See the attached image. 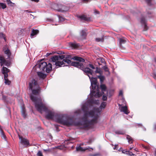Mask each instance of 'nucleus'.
Segmentation results:
<instances>
[{
	"instance_id": "nucleus-1",
	"label": "nucleus",
	"mask_w": 156,
	"mask_h": 156,
	"mask_svg": "<svg viewBox=\"0 0 156 156\" xmlns=\"http://www.w3.org/2000/svg\"><path fill=\"white\" fill-rule=\"evenodd\" d=\"M63 56V61L68 64L80 68L81 69L84 67L83 62L85 60L83 58L78 56H74L73 58L69 55H62Z\"/></svg>"
},
{
	"instance_id": "nucleus-2",
	"label": "nucleus",
	"mask_w": 156,
	"mask_h": 156,
	"mask_svg": "<svg viewBox=\"0 0 156 156\" xmlns=\"http://www.w3.org/2000/svg\"><path fill=\"white\" fill-rule=\"evenodd\" d=\"M29 89L31 91L32 94L34 96L39 94L41 90L38 83V79L36 78L30 79L28 82Z\"/></svg>"
},
{
	"instance_id": "nucleus-3",
	"label": "nucleus",
	"mask_w": 156,
	"mask_h": 156,
	"mask_svg": "<svg viewBox=\"0 0 156 156\" xmlns=\"http://www.w3.org/2000/svg\"><path fill=\"white\" fill-rule=\"evenodd\" d=\"M32 101L34 103L35 108L39 112L42 113V112H46L48 108L43 103L40 97H38L33 95H30Z\"/></svg>"
},
{
	"instance_id": "nucleus-4",
	"label": "nucleus",
	"mask_w": 156,
	"mask_h": 156,
	"mask_svg": "<svg viewBox=\"0 0 156 156\" xmlns=\"http://www.w3.org/2000/svg\"><path fill=\"white\" fill-rule=\"evenodd\" d=\"M55 121L58 123L68 126L72 125L73 124V119L65 115H58Z\"/></svg>"
},
{
	"instance_id": "nucleus-5",
	"label": "nucleus",
	"mask_w": 156,
	"mask_h": 156,
	"mask_svg": "<svg viewBox=\"0 0 156 156\" xmlns=\"http://www.w3.org/2000/svg\"><path fill=\"white\" fill-rule=\"evenodd\" d=\"M85 74L87 75L89 78L91 84H97V79L93 77L94 71L88 67L84 68V67L81 69Z\"/></svg>"
},
{
	"instance_id": "nucleus-6",
	"label": "nucleus",
	"mask_w": 156,
	"mask_h": 156,
	"mask_svg": "<svg viewBox=\"0 0 156 156\" xmlns=\"http://www.w3.org/2000/svg\"><path fill=\"white\" fill-rule=\"evenodd\" d=\"M46 113L45 118L48 120L53 119L55 116V113L49 110L48 109L45 112Z\"/></svg>"
},
{
	"instance_id": "nucleus-7",
	"label": "nucleus",
	"mask_w": 156,
	"mask_h": 156,
	"mask_svg": "<svg viewBox=\"0 0 156 156\" xmlns=\"http://www.w3.org/2000/svg\"><path fill=\"white\" fill-rule=\"evenodd\" d=\"M89 67L92 69H96L95 71H94L93 74L99 73L100 75H102L103 73L102 71L101 70L100 68L97 67L96 68L92 64H90L88 65Z\"/></svg>"
},
{
	"instance_id": "nucleus-8",
	"label": "nucleus",
	"mask_w": 156,
	"mask_h": 156,
	"mask_svg": "<svg viewBox=\"0 0 156 156\" xmlns=\"http://www.w3.org/2000/svg\"><path fill=\"white\" fill-rule=\"evenodd\" d=\"M47 63L46 62L43 60L41 61L36 65V67L39 68L42 71H44L45 66H47Z\"/></svg>"
},
{
	"instance_id": "nucleus-9",
	"label": "nucleus",
	"mask_w": 156,
	"mask_h": 156,
	"mask_svg": "<svg viewBox=\"0 0 156 156\" xmlns=\"http://www.w3.org/2000/svg\"><path fill=\"white\" fill-rule=\"evenodd\" d=\"M19 139L20 140L21 143L24 145L28 146L30 144L29 141L27 139L23 138L22 136L19 134L18 135Z\"/></svg>"
},
{
	"instance_id": "nucleus-10",
	"label": "nucleus",
	"mask_w": 156,
	"mask_h": 156,
	"mask_svg": "<svg viewBox=\"0 0 156 156\" xmlns=\"http://www.w3.org/2000/svg\"><path fill=\"white\" fill-rule=\"evenodd\" d=\"M95 111L98 112H99L98 108H94V110H91L90 111H88L87 112H85V113H87V116H88L89 115H90L92 117H94L96 114H98V113H95Z\"/></svg>"
},
{
	"instance_id": "nucleus-11",
	"label": "nucleus",
	"mask_w": 156,
	"mask_h": 156,
	"mask_svg": "<svg viewBox=\"0 0 156 156\" xmlns=\"http://www.w3.org/2000/svg\"><path fill=\"white\" fill-rule=\"evenodd\" d=\"M63 56L57 55L53 56L51 58V61L53 62H56L58 61H60L63 58Z\"/></svg>"
},
{
	"instance_id": "nucleus-12",
	"label": "nucleus",
	"mask_w": 156,
	"mask_h": 156,
	"mask_svg": "<svg viewBox=\"0 0 156 156\" xmlns=\"http://www.w3.org/2000/svg\"><path fill=\"white\" fill-rule=\"evenodd\" d=\"M93 118V119L89 121V122L90 125H93L97 122L99 118L98 114H96Z\"/></svg>"
},
{
	"instance_id": "nucleus-13",
	"label": "nucleus",
	"mask_w": 156,
	"mask_h": 156,
	"mask_svg": "<svg viewBox=\"0 0 156 156\" xmlns=\"http://www.w3.org/2000/svg\"><path fill=\"white\" fill-rule=\"evenodd\" d=\"M141 23L144 25V30L146 31L148 29V27L147 26L146 22L147 20L144 17H142L141 19Z\"/></svg>"
},
{
	"instance_id": "nucleus-14",
	"label": "nucleus",
	"mask_w": 156,
	"mask_h": 156,
	"mask_svg": "<svg viewBox=\"0 0 156 156\" xmlns=\"http://www.w3.org/2000/svg\"><path fill=\"white\" fill-rule=\"evenodd\" d=\"M46 72L47 73H49L51 71L52 69V65L49 62L47 63V66H45Z\"/></svg>"
},
{
	"instance_id": "nucleus-15",
	"label": "nucleus",
	"mask_w": 156,
	"mask_h": 156,
	"mask_svg": "<svg viewBox=\"0 0 156 156\" xmlns=\"http://www.w3.org/2000/svg\"><path fill=\"white\" fill-rule=\"evenodd\" d=\"M10 72V70L6 67H3L2 69V73L4 75V76L5 75H7L8 76V73Z\"/></svg>"
},
{
	"instance_id": "nucleus-16",
	"label": "nucleus",
	"mask_w": 156,
	"mask_h": 156,
	"mask_svg": "<svg viewBox=\"0 0 156 156\" xmlns=\"http://www.w3.org/2000/svg\"><path fill=\"white\" fill-rule=\"evenodd\" d=\"M78 18L80 19L81 20H84L88 21L90 20V18L87 17V16L84 15L77 16Z\"/></svg>"
},
{
	"instance_id": "nucleus-17",
	"label": "nucleus",
	"mask_w": 156,
	"mask_h": 156,
	"mask_svg": "<svg viewBox=\"0 0 156 156\" xmlns=\"http://www.w3.org/2000/svg\"><path fill=\"white\" fill-rule=\"evenodd\" d=\"M63 60L62 61H58L55 62V65L56 66H58L59 67L64 66H66L65 62L63 61V59H62Z\"/></svg>"
},
{
	"instance_id": "nucleus-18",
	"label": "nucleus",
	"mask_w": 156,
	"mask_h": 156,
	"mask_svg": "<svg viewBox=\"0 0 156 156\" xmlns=\"http://www.w3.org/2000/svg\"><path fill=\"white\" fill-rule=\"evenodd\" d=\"M119 108L121 112H123L126 114H128L129 113V112L128 110L127 107L126 106H122Z\"/></svg>"
},
{
	"instance_id": "nucleus-19",
	"label": "nucleus",
	"mask_w": 156,
	"mask_h": 156,
	"mask_svg": "<svg viewBox=\"0 0 156 156\" xmlns=\"http://www.w3.org/2000/svg\"><path fill=\"white\" fill-rule=\"evenodd\" d=\"M62 6V5L60 4H55L52 5V7L54 9L59 12L60 7Z\"/></svg>"
},
{
	"instance_id": "nucleus-20",
	"label": "nucleus",
	"mask_w": 156,
	"mask_h": 156,
	"mask_svg": "<svg viewBox=\"0 0 156 156\" xmlns=\"http://www.w3.org/2000/svg\"><path fill=\"white\" fill-rule=\"evenodd\" d=\"M69 10V8L66 6L62 5V6L60 7V10H59V12H66L68 11Z\"/></svg>"
},
{
	"instance_id": "nucleus-21",
	"label": "nucleus",
	"mask_w": 156,
	"mask_h": 156,
	"mask_svg": "<svg viewBox=\"0 0 156 156\" xmlns=\"http://www.w3.org/2000/svg\"><path fill=\"white\" fill-rule=\"evenodd\" d=\"M37 74L40 78L43 79L45 78L46 77L45 74L40 72H37Z\"/></svg>"
},
{
	"instance_id": "nucleus-22",
	"label": "nucleus",
	"mask_w": 156,
	"mask_h": 156,
	"mask_svg": "<svg viewBox=\"0 0 156 156\" xmlns=\"http://www.w3.org/2000/svg\"><path fill=\"white\" fill-rule=\"evenodd\" d=\"M0 131L1 133V138L2 139H5V141H6V136L5 135L3 131L2 130V129L0 130Z\"/></svg>"
},
{
	"instance_id": "nucleus-23",
	"label": "nucleus",
	"mask_w": 156,
	"mask_h": 156,
	"mask_svg": "<svg viewBox=\"0 0 156 156\" xmlns=\"http://www.w3.org/2000/svg\"><path fill=\"white\" fill-rule=\"evenodd\" d=\"M21 113L23 117L24 118H25L26 115V110L24 105L22 107Z\"/></svg>"
},
{
	"instance_id": "nucleus-24",
	"label": "nucleus",
	"mask_w": 156,
	"mask_h": 156,
	"mask_svg": "<svg viewBox=\"0 0 156 156\" xmlns=\"http://www.w3.org/2000/svg\"><path fill=\"white\" fill-rule=\"evenodd\" d=\"M101 91L104 93V92L106 91L107 89V87L104 84H101L100 86Z\"/></svg>"
},
{
	"instance_id": "nucleus-25",
	"label": "nucleus",
	"mask_w": 156,
	"mask_h": 156,
	"mask_svg": "<svg viewBox=\"0 0 156 156\" xmlns=\"http://www.w3.org/2000/svg\"><path fill=\"white\" fill-rule=\"evenodd\" d=\"M39 33V31L37 30L33 29L32 30V33L30 34V36L33 37Z\"/></svg>"
},
{
	"instance_id": "nucleus-26",
	"label": "nucleus",
	"mask_w": 156,
	"mask_h": 156,
	"mask_svg": "<svg viewBox=\"0 0 156 156\" xmlns=\"http://www.w3.org/2000/svg\"><path fill=\"white\" fill-rule=\"evenodd\" d=\"M4 53L5 54H6L8 55V58H9L10 57L11 55V53L10 50L8 49H7V50L4 51Z\"/></svg>"
},
{
	"instance_id": "nucleus-27",
	"label": "nucleus",
	"mask_w": 156,
	"mask_h": 156,
	"mask_svg": "<svg viewBox=\"0 0 156 156\" xmlns=\"http://www.w3.org/2000/svg\"><path fill=\"white\" fill-rule=\"evenodd\" d=\"M126 139L128 140V142L129 144L132 143L133 141V140L132 137L128 135H127Z\"/></svg>"
},
{
	"instance_id": "nucleus-28",
	"label": "nucleus",
	"mask_w": 156,
	"mask_h": 156,
	"mask_svg": "<svg viewBox=\"0 0 156 156\" xmlns=\"http://www.w3.org/2000/svg\"><path fill=\"white\" fill-rule=\"evenodd\" d=\"M70 46L73 48H77L78 47L79 45L75 43H70L69 44Z\"/></svg>"
},
{
	"instance_id": "nucleus-29",
	"label": "nucleus",
	"mask_w": 156,
	"mask_h": 156,
	"mask_svg": "<svg viewBox=\"0 0 156 156\" xmlns=\"http://www.w3.org/2000/svg\"><path fill=\"white\" fill-rule=\"evenodd\" d=\"M8 76H7V75L6 76V75L4 76L5 83L6 84L9 85L11 83V82L8 79Z\"/></svg>"
},
{
	"instance_id": "nucleus-30",
	"label": "nucleus",
	"mask_w": 156,
	"mask_h": 156,
	"mask_svg": "<svg viewBox=\"0 0 156 156\" xmlns=\"http://www.w3.org/2000/svg\"><path fill=\"white\" fill-rule=\"evenodd\" d=\"M97 77L100 79L101 83H102L105 79L104 76H102V75H100L98 76Z\"/></svg>"
},
{
	"instance_id": "nucleus-31",
	"label": "nucleus",
	"mask_w": 156,
	"mask_h": 156,
	"mask_svg": "<svg viewBox=\"0 0 156 156\" xmlns=\"http://www.w3.org/2000/svg\"><path fill=\"white\" fill-rule=\"evenodd\" d=\"M86 36V33L84 30H82L81 34V36L82 37V39H85Z\"/></svg>"
},
{
	"instance_id": "nucleus-32",
	"label": "nucleus",
	"mask_w": 156,
	"mask_h": 156,
	"mask_svg": "<svg viewBox=\"0 0 156 156\" xmlns=\"http://www.w3.org/2000/svg\"><path fill=\"white\" fill-rule=\"evenodd\" d=\"M2 99L5 101V102L8 103L9 101V99L6 96L4 95L3 94L2 95Z\"/></svg>"
},
{
	"instance_id": "nucleus-33",
	"label": "nucleus",
	"mask_w": 156,
	"mask_h": 156,
	"mask_svg": "<svg viewBox=\"0 0 156 156\" xmlns=\"http://www.w3.org/2000/svg\"><path fill=\"white\" fill-rule=\"evenodd\" d=\"M88 116H87V113H84V117L82 118V120H83L84 122H87L89 120L88 119Z\"/></svg>"
},
{
	"instance_id": "nucleus-34",
	"label": "nucleus",
	"mask_w": 156,
	"mask_h": 156,
	"mask_svg": "<svg viewBox=\"0 0 156 156\" xmlns=\"http://www.w3.org/2000/svg\"><path fill=\"white\" fill-rule=\"evenodd\" d=\"M96 41L97 42H103L104 41V39L103 36L101 38H97L95 39Z\"/></svg>"
},
{
	"instance_id": "nucleus-35",
	"label": "nucleus",
	"mask_w": 156,
	"mask_h": 156,
	"mask_svg": "<svg viewBox=\"0 0 156 156\" xmlns=\"http://www.w3.org/2000/svg\"><path fill=\"white\" fill-rule=\"evenodd\" d=\"M126 42V40L125 39L122 38L120 39V46L122 44H124Z\"/></svg>"
},
{
	"instance_id": "nucleus-36",
	"label": "nucleus",
	"mask_w": 156,
	"mask_h": 156,
	"mask_svg": "<svg viewBox=\"0 0 156 156\" xmlns=\"http://www.w3.org/2000/svg\"><path fill=\"white\" fill-rule=\"evenodd\" d=\"M82 109L83 111L84 112V113L86 112H87L88 108L87 107L83 105L82 107Z\"/></svg>"
},
{
	"instance_id": "nucleus-37",
	"label": "nucleus",
	"mask_w": 156,
	"mask_h": 156,
	"mask_svg": "<svg viewBox=\"0 0 156 156\" xmlns=\"http://www.w3.org/2000/svg\"><path fill=\"white\" fill-rule=\"evenodd\" d=\"M94 90L92 89V90L91 91L90 93V97L91 98H92L95 94V91Z\"/></svg>"
},
{
	"instance_id": "nucleus-38",
	"label": "nucleus",
	"mask_w": 156,
	"mask_h": 156,
	"mask_svg": "<svg viewBox=\"0 0 156 156\" xmlns=\"http://www.w3.org/2000/svg\"><path fill=\"white\" fill-rule=\"evenodd\" d=\"M106 103L105 102H102L101 104L100 107L101 108H105V107L106 106Z\"/></svg>"
},
{
	"instance_id": "nucleus-39",
	"label": "nucleus",
	"mask_w": 156,
	"mask_h": 156,
	"mask_svg": "<svg viewBox=\"0 0 156 156\" xmlns=\"http://www.w3.org/2000/svg\"><path fill=\"white\" fill-rule=\"evenodd\" d=\"M102 68L103 69L105 72H108V73L110 74V72L109 71V69H108V68L106 66H103L102 67Z\"/></svg>"
},
{
	"instance_id": "nucleus-40",
	"label": "nucleus",
	"mask_w": 156,
	"mask_h": 156,
	"mask_svg": "<svg viewBox=\"0 0 156 156\" xmlns=\"http://www.w3.org/2000/svg\"><path fill=\"white\" fill-rule=\"evenodd\" d=\"M148 5L151 6L152 5L151 2L152 0H145Z\"/></svg>"
},
{
	"instance_id": "nucleus-41",
	"label": "nucleus",
	"mask_w": 156,
	"mask_h": 156,
	"mask_svg": "<svg viewBox=\"0 0 156 156\" xmlns=\"http://www.w3.org/2000/svg\"><path fill=\"white\" fill-rule=\"evenodd\" d=\"M97 87H98L97 84H95V85L91 84L90 87L91 88L92 90H95Z\"/></svg>"
},
{
	"instance_id": "nucleus-42",
	"label": "nucleus",
	"mask_w": 156,
	"mask_h": 156,
	"mask_svg": "<svg viewBox=\"0 0 156 156\" xmlns=\"http://www.w3.org/2000/svg\"><path fill=\"white\" fill-rule=\"evenodd\" d=\"M0 6L3 9H5L6 7V6L5 4L2 3H0Z\"/></svg>"
},
{
	"instance_id": "nucleus-43",
	"label": "nucleus",
	"mask_w": 156,
	"mask_h": 156,
	"mask_svg": "<svg viewBox=\"0 0 156 156\" xmlns=\"http://www.w3.org/2000/svg\"><path fill=\"white\" fill-rule=\"evenodd\" d=\"M76 150L77 151H84V150L83 149L82 147L80 146H79L76 148Z\"/></svg>"
},
{
	"instance_id": "nucleus-44",
	"label": "nucleus",
	"mask_w": 156,
	"mask_h": 156,
	"mask_svg": "<svg viewBox=\"0 0 156 156\" xmlns=\"http://www.w3.org/2000/svg\"><path fill=\"white\" fill-rule=\"evenodd\" d=\"M0 37L3 38L6 41V38L5 37V35L3 33H0Z\"/></svg>"
},
{
	"instance_id": "nucleus-45",
	"label": "nucleus",
	"mask_w": 156,
	"mask_h": 156,
	"mask_svg": "<svg viewBox=\"0 0 156 156\" xmlns=\"http://www.w3.org/2000/svg\"><path fill=\"white\" fill-rule=\"evenodd\" d=\"M101 96V94H100L99 92H97L96 93V94L94 95V96L95 97H99Z\"/></svg>"
},
{
	"instance_id": "nucleus-46",
	"label": "nucleus",
	"mask_w": 156,
	"mask_h": 156,
	"mask_svg": "<svg viewBox=\"0 0 156 156\" xmlns=\"http://www.w3.org/2000/svg\"><path fill=\"white\" fill-rule=\"evenodd\" d=\"M89 121H88L87 122H84V123L83 124L84 126L85 127H88L89 124Z\"/></svg>"
},
{
	"instance_id": "nucleus-47",
	"label": "nucleus",
	"mask_w": 156,
	"mask_h": 156,
	"mask_svg": "<svg viewBox=\"0 0 156 156\" xmlns=\"http://www.w3.org/2000/svg\"><path fill=\"white\" fill-rule=\"evenodd\" d=\"M115 133L116 134H121L123 135L124 134V133H122V132L120 131H116L115 132Z\"/></svg>"
},
{
	"instance_id": "nucleus-48",
	"label": "nucleus",
	"mask_w": 156,
	"mask_h": 156,
	"mask_svg": "<svg viewBox=\"0 0 156 156\" xmlns=\"http://www.w3.org/2000/svg\"><path fill=\"white\" fill-rule=\"evenodd\" d=\"M130 156H135V154H133L132 152H130L129 151H128V154Z\"/></svg>"
},
{
	"instance_id": "nucleus-49",
	"label": "nucleus",
	"mask_w": 156,
	"mask_h": 156,
	"mask_svg": "<svg viewBox=\"0 0 156 156\" xmlns=\"http://www.w3.org/2000/svg\"><path fill=\"white\" fill-rule=\"evenodd\" d=\"M102 100L104 101H106L107 100V97L105 95H103L102 97Z\"/></svg>"
},
{
	"instance_id": "nucleus-50",
	"label": "nucleus",
	"mask_w": 156,
	"mask_h": 156,
	"mask_svg": "<svg viewBox=\"0 0 156 156\" xmlns=\"http://www.w3.org/2000/svg\"><path fill=\"white\" fill-rule=\"evenodd\" d=\"M37 156H43L41 152L40 151H39L37 154Z\"/></svg>"
},
{
	"instance_id": "nucleus-51",
	"label": "nucleus",
	"mask_w": 156,
	"mask_h": 156,
	"mask_svg": "<svg viewBox=\"0 0 156 156\" xmlns=\"http://www.w3.org/2000/svg\"><path fill=\"white\" fill-rule=\"evenodd\" d=\"M123 95V92L122 90H120L119 93V96H122Z\"/></svg>"
},
{
	"instance_id": "nucleus-52",
	"label": "nucleus",
	"mask_w": 156,
	"mask_h": 156,
	"mask_svg": "<svg viewBox=\"0 0 156 156\" xmlns=\"http://www.w3.org/2000/svg\"><path fill=\"white\" fill-rule=\"evenodd\" d=\"M123 153L127 154L128 153V151H126L125 150H123L122 151Z\"/></svg>"
},
{
	"instance_id": "nucleus-53",
	"label": "nucleus",
	"mask_w": 156,
	"mask_h": 156,
	"mask_svg": "<svg viewBox=\"0 0 156 156\" xmlns=\"http://www.w3.org/2000/svg\"><path fill=\"white\" fill-rule=\"evenodd\" d=\"M59 18L60 21H63L64 20V18L61 16H59Z\"/></svg>"
},
{
	"instance_id": "nucleus-54",
	"label": "nucleus",
	"mask_w": 156,
	"mask_h": 156,
	"mask_svg": "<svg viewBox=\"0 0 156 156\" xmlns=\"http://www.w3.org/2000/svg\"><path fill=\"white\" fill-rule=\"evenodd\" d=\"M94 12L97 14H99V12L98 11L96 10V9L94 10Z\"/></svg>"
},
{
	"instance_id": "nucleus-55",
	"label": "nucleus",
	"mask_w": 156,
	"mask_h": 156,
	"mask_svg": "<svg viewBox=\"0 0 156 156\" xmlns=\"http://www.w3.org/2000/svg\"><path fill=\"white\" fill-rule=\"evenodd\" d=\"M118 145H115V147H114L113 149L114 150H117L118 148Z\"/></svg>"
},
{
	"instance_id": "nucleus-56",
	"label": "nucleus",
	"mask_w": 156,
	"mask_h": 156,
	"mask_svg": "<svg viewBox=\"0 0 156 156\" xmlns=\"http://www.w3.org/2000/svg\"><path fill=\"white\" fill-rule=\"evenodd\" d=\"M6 2L8 3H12V2L10 0H6Z\"/></svg>"
},
{
	"instance_id": "nucleus-57",
	"label": "nucleus",
	"mask_w": 156,
	"mask_h": 156,
	"mask_svg": "<svg viewBox=\"0 0 156 156\" xmlns=\"http://www.w3.org/2000/svg\"><path fill=\"white\" fill-rule=\"evenodd\" d=\"M51 54H52L51 53H47L46 54L45 56H46L47 57V56H49V55H51Z\"/></svg>"
},
{
	"instance_id": "nucleus-58",
	"label": "nucleus",
	"mask_w": 156,
	"mask_h": 156,
	"mask_svg": "<svg viewBox=\"0 0 156 156\" xmlns=\"http://www.w3.org/2000/svg\"><path fill=\"white\" fill-rule=\"evenodd\" d=\"M44 152H49L50 151V150L49 149H44Z\"/></svg>"
},
{
	"instance_id": "nucleus-59",
	"label": "nucleus",
	"mask_w": 156,
	"mask_h": 156,
	"mask_svg": "<svg viewBox=\"0 0 156 156\" xmlns=\"http://www.w3.org/2000/svg\"><path fill=\"white\" fill-rule=\"evenodd\" d=\"M98 155L97 154H90L89 156H97Z\"/></svg>"
},
{
	"instance_id": "nucleus-60",
	"label": "nucleus",
	"mask_w": 156,
	"mask_h": 156,
	"mask_svg": "<svg viewBox=\"0 0 156 156\" xmlns=\"http://www.w3.org/2000/svg\"><path fill=\"white\" fill-rule=\"evenodd\" d=\"M32 1H34L36 2H38L39 1V0H31Z\"/></svg>"
},
{
	"instance_id": "nucleus-61",
	"label": "nucleus",
	"mask_w": 156,
	"mask_h": 156,
	"mask_svg": "<svg viewBox=\"0 0 156 156\" xmlns=\"http://www.w3.org/2000/svg\"><path fill=\"white\" fill-rule=\"evenodd\" d=\"M83 0V2H87L89 0Z\"/></svg>"
},
{
	"instance_id": "nucleus-62",
	"label": "nucleus",
	"mask_w": 156,
	"mask_h": 156,
	"mask_svg": "<svg viewBox=\"0 0 156 156\" xmlns=\"http://www.w3.org/2000/svg\"><path fill=\"white\" fill-rule=\"evenodd\" d=\"M154 78L155 79H156V74H155L154 75Z\"/></svg>"
},
{
	"instance_id": "nucleus-63",
	"label": "nucleus",
	"mask_w": 156,
	"mask_h": 156,
	"mask_svg": "<svg viewBox=\"0 0 156 156\" xmlns=\"http://www.w3.org/2000/svg\"><path fill=\"white\" fill-rule=\"evenodd\" d=\"M90 102L91 103H94V101L93 100H91V101H90Z\"/></svg>"
},
{
	"instance_id": "nucleus-64",
	"label": "nucleus",
	"mask_w": 156,
	"mask_h": 156,
	"mask_svg": "<svg viewBox=\"0 0 156 156\" xmlns=\"http://www.w3.org/2000/svg\"><path fill=\"white\" fill-rule=\"evenodd\" d=\"M154 129L156 130V124L154 125Z\"/></svg>"
}]
</instances>
